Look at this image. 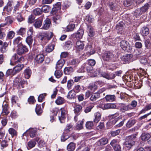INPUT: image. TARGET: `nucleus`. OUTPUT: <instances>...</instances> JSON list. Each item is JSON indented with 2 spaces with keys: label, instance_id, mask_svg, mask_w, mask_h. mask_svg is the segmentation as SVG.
<instances>
[{
  "label": "nucleus",
  "instance_id": "obj_63",
  "mask_svg": "<svg viewBox=\"0 0 151 151\" xmlns=\"http://www.w3.org/2000/svg\"><path fill=\"white\" fill-rule=\"evenodd\" d=\"M109 6L111 9L112 10L114 11L117 9V7L116 5L113 3L112 2H110L109 4Z\"/></svg>",
  "mask_w": 151,
  "mask_h": 151
},
{
  "label": "nucleus",
  "instance_id": "obj_22",
  "mask_svg": "<svg viewBox=\"0 0 151 151\" xmlns=\"http://www.w3.org/2000/svg\"><path fill=\"white\" fill-rule=\"evenodd\" d=\"M8 43L6 42H4L3 45L1 47L0 50L2 53H4L6 52L7 51V47L8 46Z\"/></svg>",
  "mask_w": 151,
  "mask_h": 151
},
{
  "label": "nucleus",
  "instance_id": "obj_39",
  "mask_svg": "<svg viewBox=\"0 0 151 151\" xmlns=\"http://www.w3.org/2000/svg\"><path fill=\"white\" fill-rule=\"evenodd\" d=\"M51 7L48 5H44L42 7L41 10L42 12H43L45 13H48L50 10Z\"/></svg>",
  "mask_w": 151,
  "mask_h": 151
},
{
  "label": "nucleus",
  "instance_id": "obj_20",
  "mask_svg": "<svg viewBox=\"0 0 151 151\" xmlns=\"http://www.w3.org/2000/svg\"><path fill=\"white\" fill-rule=\"evenodd\" d=\"M21 40L22 38L20 37H17L14 40V44L15 45H17V47L19 45H22Z\"/></svg>",
  "mask_w": 151,
  "mask_h": 151
},
{
  "label": "nucleus",
  "instance_id": "obj_50",
  "mask_svg": "<svg viewBox=\"0 0 151 151\" xmlns=\"http://www.w3.org/2000/svg\"><path fill=\"white\" fill-rule=\"evenodd\" d=\"M83 120L79 121L77 124L76 128V129L80 130L83 128Z\"/></svg>",
  "mask_w": 151,
  "mask_h": 151
},
{
  "label": "nucleus",
  "instance_id": "obj_43",
  "mask_svg": "<svg viewBox=\"0 0 151 151\" xmlns=\"http://www.w3.org/2000/svg\"><path fill=\"white\" fill-rule=\"evenodd\" d=\"M64 99L63 98L58 96L55 101L56 103L58 105H60L64 102Z\"/></svg>",
  "mask_w": 151,
  "mask_h": 151
},
{
  "label": "nucleus",
  "instance_id": "obj_34",
  "mask_svg": "<svg viewBox=\"0 0 151 151\" xmlns=\"http://www.w3.org/2000/svg\"><path fill=\"white\" fill-rule=\"evenodd\" d=\"M134 0H124L123 4L125 6H128L132 5L134 2Z\"/></svg>",
  "mask_w": 151,
  "mask_h": 151
},
{
  "label": "nucleus",
  "instance_id": "obj_5",
  "mask_svg": "<svg viewBox=\"0 0 151 151\" xmlns=\"http://www.w3.org/2000/svg\"><path fill=\"white\" fill-rule=\"evenodd\" d=\"M17 50V53L18 55H21L28 51V49L26 46L23 45H19Z\"/></svg>",
  "mask_w": 151,
  "mask_h": 151
},
{
  "label": "nucleus",
  "instance_id": "obj_45",
  "mask_svg": "<svg viewBox=\"0 0 151 151\" xmlns=\"http://www.w3.org/2000/svg\"><path fill=\"white\" fill-rule=\"evenodd\" d=\"M70 63L71 65L75 67L78 64L79 61L78 59H74L71 60Z\"/></svg>",
  "mask_w": 151,
  "mask_h": 151
},
{
  "label": "nucleus",
  "instance_id": "obj_9",
  "mask_svg": "<svg viewBox=\"0 0 151 151\" xmlns=\"http://www.w3.org/2000/svg\"><path fill=\"white\" fill-rule=\"evenodd\" d=\"M51 25V22L50 19L48 18H47L44 21V23L42 28V29H48Z\"/></svg>",
  "mask_w": 151,
  "mask_h": 151
},
{
  "label": "nucleus",
  "instance_id": "obj_14",
  "mask_svg": "<svg viewBox=\"0 0 151 151\" xmlns=\"http://www.w3.org/2000/svg\"><path fill=\"white\" fill-rule=\"evenodd\" d=\"M13 3L11 1H9L6 5L5 6L4 8V11H6L9 12L11 11L12 9V6Z\"/></svg>",
  "mask_w": 151,
  "mask_h": 151
},
{
  "label": "nucleus",
  "instance_id": "obj_23",
  "mask_svg": "<svg viewBox=\"0 0 151 151\" xmlns=\"http://www.w3.org/2000/svg\"><path fill=\"white\" fill-rule=\"evenodd\" d=\"M140 32L143 36H146L149 34V30L147 27H144L141 29Z\"/></svg>",
  "mask_w": 151,
  "mask_h": 151
},
{
  "label": "nucleus",
  "instance_id": "obj_32",
  "mask_svg": "<svg viewBox=\"0 0 151 151\" xmlns=\"http://www.w3.org/2000/svg\"><path fill=\"white\" fill-rule=\"evenodd\" d=\"M76 96L75 92L73 90L70 91L68 93L67 96L68 99H73Z\"/></svg>",
  "mask_w": 151,
  "mask_h": 151
},
{
  "label": "nucleus",
  "instance_id": "obj_7",
  "mask_svg": "<svg viewBox=\"0 0 151 151\" xmlns=\"http://www.w3.org/2000/svg\"><path fill=\"white\" fill-rule=\"evenodd\" d=\"M116 106L114 104H106L104 105H102L100 106L101 108L103 109H114L116 108Z\"/></svg>",
  "mask_w": 151,
  "mask_h": 151
},
{
  "label": "nucleus",
  "instance_id": "obj_16",
  "mask_svg": "<svg viewBox=\"0 0 151 151\" xmlns=\"http://www.w3.org/2000/svg\"><path fill=\"white\" fill-rule=\"evenodd\" d=\"M108 142V139L105 137L99 139L97 142L98 145L102 146L107 144Z\"/></svg>",
  "mask_w": 151,
  "mask_h": 151
},
{
  "label": "nucleus",
  "instance_id": "obj_21",
  "mask_svg": "<svg viewBox=\"0 0 151 151\" xmlns=\"http://www.w3.org/2000/svg\"><path fill=\"white\" fill-rule=\"evenodd\" d=\"M18 56L17 54H14L13 55L10 60V65H14V64L18 63Z\"/></svg>",
  "mask_w": 151,
  "mask_h": 151
},
{
  "label": "nucleus",
  "instance_id": "obj_30",
  "mask_svg": "<svg viewBox=\"0 0 151 151\" xmlns=\"http://www.w3.org/2000/svg\"><path fill=\"white\" fill-rule=\"evenodd\" d=\"M134 141H129L127 140L125 142V147L128 149L130 148L132 145L134 144Z\"/></svg>",
  "mask_w": 151,
  "mask_h": 151
},
{
  "label": "nucleus",
  "instance_id": "obj_15",
  "mask_svg": "<svg viewBox=\"0 0 151 151\" xmlns=\"http://www.w3.org/2000/svg\"><path fill=\"white\" fill-rule=\"evenodd\" d=\"M74 111L75 114L76 115H78L82 109L81 106L79 104H74Z\"/></svg>",
  "mask_w": 151,
  "mask_h": 151
},
{
  "label": "nucleus",
  "instance_id": "obj_8",
  "mask_svg": "<svg viewBox=\"0 0 151 151\" xmlns=\"http://www.w3.org/2000/svg\"><path fill=\"white\" fill-rule=\"evenodd\" d=\"M119 114L118 113H116L115 114L112 115H111V117L112 118L114 119L113 120H110L109 122H108L107 123V124H109V125H111L112 124H115L117 122V121L118 120V117L115 118L116 117L118 116H119Z\"/></svg>",
  "mask_w": 151,
  "mask_h": 151
},
{
  "label": "nucleus",
  "instance_id": "obj_47",
  "mask_svg": "<svg viewBox=\"0 0 151 151\" xmlns=\"http://www.w3.org/2000/svg\"><path fill=\"white\" fill-rule=\"evenodd\" d=\"M151 109V103L146 106L143 109L140 111V114L144 113L145 112Z\"/></svg>",
  "mask_w": 151,
  "mask_h": 151
},
{
  "label": "nucleus",
  "instance_id": "obj_3",
  "mask_svg": "<svg viewBox=\"0 0 151 151\" xmlns=\"http://www.w3.org/2000/svg\"><path fill=\"white\" fill-rule=\"evenodd\" d=\"M52 33L51 32H42L40 35L41 40L46 42L52 37Z\"/></svg>",
  "mask_w": 151,
  "mask_h": 151
},
{
  "label": "nucleus",
  "instance_id": "obj_42",
  "mask_svg": "<svg viewBox=\"0 0 151 151\" xmlns=\"http://www.w3.org/2000/svg\"><path fill=\"white\" fill-rule=\"evenodd\" d=\"M35 111L36 114L38 115H39L42 113V110L41 109L40 105L37 104L35 109Z\"/></svg>",
  "mask_w": 151,
  "mask_h": 151
},
{
  "label": "nucleus",
  "instance_id": "obj_46",
  "mask_svg": "<svg viewBox=\"0 0 151 151\" xmlns=\"http://www.w3.org/2000/svg\"><path fill=\"white\" fill-rule=\"evenodd\" d=\"M93 126V124L92 122H87L86 124V128L89 129H92Z\"/></svg>",
  "mask_w": 151,
  "mask_h": 151
},
{
  "label": "nucleus",
  "instance_id": "obj_24",
  "mask_svg": "<svg viewBox=\"0 0 151 151\" xmlns=\"http://www.w3.org/2000/svg\"><path fill=\"white\" fill-rule=\"evenodd\" d=\"M29 133L30 137L33 138L35 136L36 130L33 128H30L27 131Z\"/></svg>",
  "mask_w": 151,
  "mask_h": 151
},
{
  "label": "nucleus",
  "instance_id": "obj_18",
  "mask_svg": "<svg viewBox=\"0 0 151 151\" xmlns=\"http://www.w3.org/2000/svg\"><path fill=\"white\" fill-rule=\"evenodd\" d=\"M54 15L52 18L53 22L56 24L59 23L61 20V18L60 15L58 14L57 13V14Z\"/></svg>",
  "mask_w": 151,
  "mask_h": 151
},
{
  "label": "nucleus",
  "instance_id": "obj_57",
  "mask_svg": "<svg viewBox=\"0 0 151 151\" xmlns=\"http://www.w3.org/2000/svg\"><path fill=\"white\" fill-rule=\"evenodd\" d=\"M33 40L32 37L28 36L26 39V42L29 46L32 44Z\"/></svg>",
  "mask_w": 151,
  "mask_h": 151
},
{
  "label": "nucleus",
  "instance_id": "obj_59",
  "mask_svg": "<svg viewBox=\"0 0 151 151\" xmlns=\"http://www.w3.org/2000/svg\"><path fill=\"white\" fill-rule=\"evenodd\" d=\"M73 126L70 124H68L65 129V131L68 132L71 131L73 129Z\"/></svg>",
  "mask_w": 151,
  "mask_h": 151
},
{
  "label": "nucleus",
  "instance_id": "obj_28",
  "mask_svg": "<svg viewBox=\"0 0 151 151\" xmlns=\"http://www.w3.org/2000/svg\"><path fill=\"white\" fill-rule=\"evenodd\" d=\"M106 100L107 102H112L115 100V96L114 95H107L105 96Z\"/></svg>",
  "mask_w": 151,
  "mask_h": 151
},
{
  "label": "nucleus",
  "instance_id": "obj_31",
  "mask_svg": "<svg viewBox=\"0 0 151 151\" xmlns=\"http://www.w3.org/2000/svg\"><path fill=\"white\" fill-rule=\"evenodd\" d=\"M73 46L72 42L70 41H68L65 42V47L66 50H68L71 48Z\"/></svg>",
  "mask_w": 151,
  "mask_h": 151
},
{
  "label": "nucleus",
  "instance_id": "obj_6",
  "mask_svg": "<svg viewBox=\"0 0 151 151\" xmlns=\"http://www.w3.org/2000/svg\"><path fill=\"white\" fill-rule=\"evenodd\" d=\"M133 55L132 54H128L126 55L123 56L121 58V60L123 63H129L132 61V58Z\"/></svg>",
  "mask_w": 151,
  "mask_h": 151
},
{
  "label": "nucleus",
  "instance_id": "obj_58",
  "mask_svg": "<svg viewBox=\"0 0 151 151\" xmlns=\"http://www.w3.org/2000/svg\"><path fill=\"white\" fill-rule=\"evenodd\" d=\"M75 27V24H70L67 26L66 30L68 31H72L73 30Z\"/></svg>",
  "mask_w": 151,
  "mask_h": 151
},
{
  "label": "nucleus",
  "instance_id": "obj_52",
  "mask_svg": "<svg viewBox=\"0 0 151 151\" xmlns=\"http://www.w3.org/2000/svg\"><path fill=\"white\" fill-rule=\"evenodd\" d=\"M5 22L7 24H11L13 22V18L11 16L7 17L5 19Z\"/></svg>",
  "mask_w": 151,
  "mask_h": 151
},
{
  "label": "nucleus",
  "instance_id": "obj_12",
  "mask_svg": "<svg viewBox=\"0 0 151 151\" xmlns=\"http://www.w3.org/2000/svg\"><path fill=\"white\" fill-rule=\"evenodd\" d=\"M68 139H69V140H72L73 139V137L70 136L68 134L64 132L61 137V141H65Z\"/></svg>",
  "mask_w": 151,
  "mask_h": 151
},
{
  "label": "nucleus",
  "instance_id": "obj_25",
  "mask_svg": "<svg viewBox=\"0 0 151 151\" xmlns=\"http://www.w3.org/2000/svg\"><path fill=\"white\" fill-rule=\"evenodd\" d=\"M31 74V71L29 68H26L24 71V75L25 78L28 79Z\"/></svg>",
  "mask_w": 151,
  "mask_h": 151
},
{
  "label": "nucleus",
  "instance_id": "obj_13",
  "mask_svg": "<svg viewBox=\"0 0 151 151\" xmlns=\"http://www.w3.org/2000/svg\"><path fill=\"white\" fill-rule=\"evenodd\" d=\"M83 33V30L82 29H80L77 31L76 33L74 34L73 35L75 36L77 39H80L82 37Z\"/></svg>",
  "mask_w": 151,
  "mask_h": 151
},
{
  "label": "nucleus",
  "instance_id": "obj_44",
  "mask_svg": "<svg viewBox=\"0 0 151 151\" xmlns=\"http://www.w3.org/2000/svg\"><path fill=\"white\" fill-rule=\"evenodd\" d=\"M134 120L130 119L129 120L126 124V126L128 128H130L135 123Z\"/></svg>",
  "mask_w": 151,
  "mask_h": 151
},
{
  "label": "nucleus",
  "instance_id": "obj_19",
  "mask_svg": "<svg viewBox=\"0 0 151 151\" xmlns=\"http://www.w3.org/2000/svg\"><path fill=\"white\" fill-rule=\"evenodd\" d=\"M42 18L36 19L34 24L35 27L36 28L40 27L42 24Z\"/></svg>",
  "mask_w": 151,
  "mask_h": 151
},
{
  "label": "nucleus",
  "instance_id": "obj_62",
  "mask_svg": "<svg viewBox=\"0 0 151 151\" xmlns=\"http://www.w3.org/2000/svg\"><path fill=\"white\" fill-rule=\"evenodd\" d=\"M46 93H43L40 94L38 97V101L39 102H42L45 97L46 96Z\"/></svg>",
  "mask_w": 151,
  "mask_h": 151
},
{
  "label": "nucleus",
  "instance_id": "obj_35",
  "mask_svg": "<svg viewBox=\"0 0 151 151\" xmlns=\"http://www.w3.org/2000/svg\"><path fill=\"white\" fill-rule=\"evenodd\" d=\"M88 35L91 37H93L94 35V32L93 28L91 26L88 27Z\"/></svg>",
  "mask_w": 151,
  "mask_h": 151
},
{
  "label": "nucleus",
  "instance_id": "obj_53",
  "mask_svg": "<svg viewBox=\"0 0 151 151\" xmlns=\"http://www.w3.org/2000/svg\"><path fill=\"white\" fill-rule=\"evenodd\" d=\"M54 48V47L52 45H49L47 46L46 47L45 50L48 52H52Z\"/></svg>",
  "mask_w": 151,
  "mask_h": 151
},
{
  "label": "nucleus",
  "instance_id": "obj_55",
  "mask_svg": "<svg viewBox=\"0 0 151 151\" xmlns=\"http://www.w3.org/2000/svg\"><path fill=\"white\" fill-rule=\"evenodd\" d=\"M113 57V55L110 52H109L105 54L104 59L106 60H109L111 58Z\"/></svg>",
  "mask_w": 151,
  "mask_h": 151
},
{
  "label": "nucleus",
  "instance_id": "obj_33",
  "mask_svg": "<svg viewBox=\"0 0 151 151\" xmlns=\"http://www.w3.org/2000/svg\"><path fill=\"white\" fill-rule=\"evenodd\" d=\"M139 61L141 63L145 65L148 64L147 59L145 56L141 57Z\"/></svg>",
  "mask_w": 151,
  "mask_h": 151
},
{
  "label": "nucleus",
  "instance_id": "obj_40",
  "mask_svg": "<svg viewBox=\"0 0 151 151\" xmlns=\"http://www.w3.org/2000/svg\"><path fill=\"white\" fill-rule=\"evenodd\" d=\"M99 97V93H95L93 94L91 97L90 99L92 101H94L98 99Z\"/></svg>",
  "mask_w": 151,
  "mask_h": 151
},
{
  "label": "nucleus",
  "instance_id": "obj_29",
  "mask_svg": "<svg viewBox=\"0 0 151 151\" xmlns=\"http://www.w3.org/2000/svg\"><path fill=\"white\" fill-rule=\"evenodd\" d=\"M64 62L63 60H59L57 62L56 64V69H61L64 64Z\"/></svg>",
  "mask_w": 151,
  "mask_h": 151
},
{
  "label": "nucleus",
  "instance_id": "obj_1",
  "mask_svg": "<svg viewBox=\"0 0 151 151\" xmlns=\"http://www.w3.org/2000/svg\"><path fill=\"white\" fill-rule=\"evenodd\" d=\"M93 68L87 67L86 69L87 72L93 74V76H97V75H100L104 78L108 79H112L114 78L115 77V75L114 74H111L110 75H108L105 72H101L99 71V70H96L94 71L93 70Z\"/></svg>",
  "mask_w": 151,
  "mask_h": 151
},
{
  "label": "nucleus",
  "instance_id": "obj_48",
  "mask_svg": "<svg viewBox=\"0 0 151 151\" xmlns=\"http://www.w3.org/2000/svg\"><path fill=\"white\" fill-rule=\"evenodd\" d=\"M15 35V33L14 31H10L7 33L6 37L9 39H12L14 37Z\"/></svg>",
  "mask_w": 151,
  "mask_h": 151
},
{
  "label": "nucleus",
  "instance_id": "obj_2",
  "mask_svg": "<svg viewBox=\"0 0 151 151\" xmlns=\"http://www.w3.org/2000/svg\"><path fill=\"white\" fill-rule=\"evenodd\" d=\"M14 84L18 86L17 88L19 89L23 88L24 85L27 83L25 81H22V79L20 76L18 77L15 78L14 81Z\"/></svg>",
  "mask_w": 151,
  "mask_h": 151
},
{
  "label": "nucleus",
  "instance_id": "obj_60",
  "mask_svg": "<svg viewBox=\"0 0 151 151\" xmlns=\"http://www.w3.org/2000/svg\"><path fill=\"white\" fill-rule=\"evenodd\" d=\"M39 50L38 49L34 48L32 52V57H34L35 56H36L37 55H39Z\"/></svg>",
  "mask_w": 151,
  "mask_h": 151
},
{
  "label": "nucleus",
  "instance_id": "obj_4",
  "mask_svg": "<svg viewBox=\"0 0 151 151\" xmlns=\"http://www.w3.org/2000/svg\"><path fill=\"white\" fill-rule=\"evenodd\" d=\"M120 45L124 50L127 51H129L131 49L130 45L128 42L125 40L122 41L120 42Z\"/></svg>",
  "mask_w": 151,
  "mask_h": 151
},
{
  "label": "nucleus",
  "instance_id": "obj_26",
  "mask_svg": "<svg viewBox=\"0 0 151 151\" xmlns=\"http://www.w3.org/2000/svg\"><path fill=\"white\" fill-rule=\"evenodd\" d=\"M76 144L72 142H70L67 147V149L68 151H72L74 150L75 148Z\"/></svg>",
  "mask_w": 151,
  "mask_h": 151
},
{
  "label": "nucleus",
  "instance_id": "obj_36",
  "mask_svg": "<svg viewBox=\"0 0 151 151\" xmlns=\"http://www.w3.org/2000/svg\"><path fill=\"white\" fill-rule=\"evenodd\" d=\"M150 135L148 133H144L141 136V138L142 140L146 141L150 137Z\"/></svg>",
  "mask_w": 151,
  "mask_h": 151
},
{
  "label": "nucleus",
  "instance_id": "obj_37",
  "mask_svg": "<svg viewBox=\"0 0 151 151\" xmlns=\"http://www.w3.org/2000/svg\"><path fill=\"white\" fill-rule=\"evenodd\" d=\"M36 142L33 140H30L27 143V148L29 149L34 147L36 145Z\"/></svg>",
  "mask_w": 151,
  "mask_h": 151
},
{
  "label": "nucleus",
  "instance_id": "obj_10",
  "mask_svg": "<svg viewBox=\"0 0 151 151\" xmlns=\"http://www.w3.org/2000/svg\"><path fill=\"white\" fill-rule=\"evenodd\" d=\"M60 110L61 111V116H59V119L60 122L61 123L62 122L61 120H63L67 114V111L66 109L64 108H62L60 109Z\"/></svg>",
  "mask_w": 151,
  "mask_h": 151
},
{
  "label": "nucleus",
  "instance_id": "obj_51",
  "mask_svg": "<svg viewBox=\"0 0 151 151\" xmlns=\"http://www.w3.org/2000/svg\"><path fill=\"white\" fill-rule=\"evenodd\" d=\"M9 133L10 134L12 137L16 136L17 134L16 131L12 128H10L8 130Z\"/></svg>",
  "mask_w": 151,
  "mask_h": 151
},
{
  "label": "nucleus",
  "instance_id": "obj_54",
  "mask_svg": "<svg viewBox=\"0 0 151 151\" xmlns=\"http://www.w3.org/2000/svg\"><path fill=\"white\" fill-rule=\"evenodd\" d=\"M42 10L41 9L39 8H37L33 10V14L35 15H40L42 13Z\"/></svg>",
  "mask_w": 151,
  "mask_h": 151
},
{
  "label": "nucleus",
  "instance_id": "obj_41",
  "mask_svg": "<svg viewBox=\"0 0 151 151\" xmlns=\"http://www.w3.org/2000/svg\"><path fill=\"white\" fill-rule=\"evenodd\" d=\"M73 68L71 67L65 68L64 70V72L66 74H70L73 71Z\"/></svg>",
  "mask_w": 151,
  "mask_h": 151
},
{
  "label": "nucleus",
  "instance_id": "obj_17",
  "mask_svg": "<svg viewBox=\"0 0 151 151\" xmlns=\"http://www.w3.org/2000/svg\"><path fill=\"white\" fill-rule=\"evenodd\" d=\"M94 119L93 122L96 123H97L100 120L101 118V114L99 112H97L94 114Z\"/></svg>",
  "mask_w": 151,
  "mask_h": 151
},
{
  "label": "nucleus",
  "instance_id": "obj_11",
  "mask_svg": "<svg viewBox=\"0 0 151 151\" xmlns=\"http://www.w3.org/2000/svg\"><path fill=\"white\" fill-rule=\"evenodd\" d=\"M44 58V56L43 54H39L35 56V60L37 63H42L43 61Z\"/></svg>",
  "mask_w": 151,
  "mask_h": 151
},
{
  "label": "nucleus",
  "instance_id": "obj_49",
  "mask_svg": "<svg viewBox=\"0 0 151 151\" xmlns=\"http://www.w3.org/2000/svg\"><path fill=\"white\" fill-rule=\"evenodd\" d=\"M149 7V4L148 3H147L140 8V10L143 13L147 11Z\"/></svg>",
  "mask_w": 151,
  "mask_h": 151
},
{
  "label": "nucleus",
  "instance_id": "obj_61",
  "mask_svg": "<svg viewBox=\"0 0 151 151\" xmlns=\"http://www.w3.org/2000/svg\"><path fill=\"white\" fill-rule=\"evenodd\" d=\"M2 114L4 115H7L9 113V111L8 110V107H3Z\"/></svg>",
  "mask_w": 151,
  "mask_h": 151
},
{
  "label": "nucleus",
  "instance_id": "obj_56",
  "mask_svg": "<svg viewBox=\"0 0 151 151\" xmlns=\"http://www.w3.org/2000/svg\"><path fill=\"white\" fill-rule=\"evenodd\" d=\"M121 109L124 111H126L131 109V108L130 107L129 104L126 106L123 104H121Z\"/></svg>",
  "mask_w": 151,
  "mask_h": 151
},
{
  "label": "nucleus",
  "instance_id": "obj_64",
  "mask_svg": "<svg viewBox=\"0 0 151 151\" xmlns=\"http://www.w3.org/2000/svg\"><path fill=\"white\" fill-rule=\"evenodd\" d=\"M123 23L122 22H121L118 24L116 27V29L119 31H122L123 28Z\"/></svg>",
  "mask_w": 151,
  "mask_h": 151
},
{
  "label": "nucleus",
  "instance_id": "obj_38",
  "mask_svg": "<svg viewBox=\"0 0 151 151\" xmlns=\"http://www.w3.org/2000/svg\"><path fill=\"white\" fill-rule=\"evenodd\" d=\"M24 67V65L23 64H18L14 68V71L16 72H18L20 71Z\"/></svg>",
  "mask_w": 151,
  "mask_h": 151
},
{
  "label": "nucleus",
  "instance_id": "obj_27",
  "mask_svg": "<svg viewBox=\"0 0 151 151\" xmlns=\"http://www.w3.org/2000/svg\"><path fill=\"white\" fill-rule=\"evenodd\" d=\"M84 46V44L83 42L81 41H78L76 44V47L79 49H82Z\"/></svg>",
  "mask_w": 151,
  "mask_h": 151
}]
</instances>
